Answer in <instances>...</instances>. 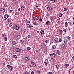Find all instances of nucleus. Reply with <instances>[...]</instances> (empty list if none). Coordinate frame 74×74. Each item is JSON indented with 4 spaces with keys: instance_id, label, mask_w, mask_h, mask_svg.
Returning <instances> with one entry per match:
<instances>
[{
    "instance_id": "ea45409f",
    "label": "nucleus",
    "mask_w": 74,
    "mask_h": 74,
    "mask_svg": "<svg viewBox=\"0 0 74 74\" xmlns=\"http://www.w3.org/2000/svg\"><path fill=\"white\" fill-rule=\"evenodd\" d=\"M15 15H19V13L18 12H16V13H15Z\"/></svg>"
},
{
    "instance_id": "f257e3e1",
    "label": "nucleus",
    "mask_w": 74,
    "mask_h": 74,
    "mask_svg": "<svg viewBox=\"0 0 74 74\" xmlns=\"http://www.w3.org/2000/svg\"><path fill=\"white\" fill-rule=\"evenodd\" d=\"M49 55L50 56L51 59H53L55 58V57L56 56V55L55 53H53L50 54Z\"/></svg>"
},
{
    "instance_id": "b1692460",
    "label": "nucleus",
    "mask_w": 74,
    "mask_h": 74,
    "mask_svg": "<svg viewBox=\"0 0 74 74\" xmlns=\"http://www.w3.org/2000/svg\"><path fill=\"white\" fill-rule=\"evenodd\" d=\"M67 42V40H66V39L64 40V44H66V43Z\"/></svg>"
},
{
    "instance_id": "473e14b6",
    "label": "nucleus",
    "mask_w": 74,
    "mask_h": 74,
    "mask_svg": "<svg viewBox=\"0 0 74 74\" xmlns=\"http://www.w3.org/2000/svg\"><path fill=\"white\" fill-rule=\"evenodd\" d=\"M53 10V8H52L51 9V10L49 9V11H51H51H52Z\"/></svg>"
},
{
    "instance_id": "8fccbe9b",
    "label": "nucleus",
    "mask_w": 74,
    "mask_h": 74,
    "mask_svg": "<svg viewBox=\"0 0 74 74\" xmlns=\"http://www.w3.org/2000/svg\"><path fill=\"white\" fill-rule=\"evenodd\" d=\"M27 23H29L30 22V21L29 20H27Z\"/></svg>"
},
{
    "instance_id": "864d4df0",
    "label": "nucleus",
    "mask_w": 74,
    "mask_h": 74,
    "mask_svg": "<svg viewBox=\"0 0 74 74\" xmlns=\"http://www.w3.org/2000/svg\"><path fill=\"white\" fill-rule=\"evenodd\" d=\"M4 7H7V4L6 3L4 4Z\"/></svg>"
},
{
    "instance_id": "0e129e2a",
    "label": "nucleus",
    "mask_w": 74,
    "mask_h": 74,
    "mask_svg": "<svg viewBox=\"0 0 74 74\" xmlns=\"http://www.w3.org/2000/svg\"><path fill=\"white\" fill-rule=\"evenodd\" d=\"M29 66H30L31 67H33L32 66H31V65H29Z\"/></svg>"
},
{
    "instance_id": "5701e85b",
    "label": "nucleus",
    "mask_w": 74,
    "mask_h": 74,
    "mask_svg": "<svg viewBox=\"0 0 74 74\" xmlns=\"http://www.w3.org/2000/svg\"><path fill=\"white\" fill-rule=\"evenodd\" d=\"M58 16L60 17H62V16H63V15L62 14V13H60L59 14Z\"/></svg>"
},
{
    "instance_id": "5fc2aeb1",
    "label": "nucleus",
    "mask_w": 74,
    "mask_h": 74,
    "mask_svg": "<svg viewBox=\"0 0 74 74\" xmlns=\"http://www.w3.org/2000/svg\"><path fill=\"white\" fill-rule=\"evenodd\" d=\"M40 14L42 15V10H41L40 12Z\"/></svg>"
},
{
    "instance_id": "c85d7f7f",
    "label": "nucleus",
    "mask_w": 74,
    "mask_h": 74,
    "mask_svg": "<svg viewBox=\"0 0 74 74\" xmlns=\"http://www.w3.org/2000/svg\"><path fill=\"white\" fill-rule=\"evenodd\" d=\"M57 53L59 55H60V52L59 51H57Z\"/></svg>"
},
{
    "instance_id": "4c0bfd02",
    "label": "nucleus",
    "mask_w": 74,
    "mask_h": 74,
    "mask_svg": "<svg viewBox=\"0 0 74 74\" xmlns=\"http://www.w3.org/2000/svg\"><path fill=\"white\" fill-rule=\"evenodd\" d=\"M49 23V21H47L46 23V25H48V23Z\"/></svg>"
},
{
    "instance_id": "774afa93",
    "label": "nucleus",
    "mask_w": 74,
    "mask_h": 74,
    "mask_svg": "<svg viewBox=\"0 0 74 74\" xmlns=\"http://www.w3.org/2000/svg\"><path fill=\"white\" fill-rule=\"evenodd\" d=\"M58 20H60V18H59L58 19Z\"/></svg>"
},
{
    "instance_id": "4468645a",
    "label": "nucleus",
    "mask_w": 74,
    "mask_h": 74,
    "mask_svg": "<svg viewBox=\"0 0 74 74\" xmlns=\"http://www.w3.org/2000/svg\"><path fill=\"white\" fill-rule=\"evenodd\" d=\"M56 48V46L55 45H54L52 46V49H55Z\"/></svg>"
},
{
    "instance_id": "603ef678",
    "label": "nucleus",
    "mask_w": 74,
    "mask_h": 74,
    "mask_svg": "<svg viewBox=\"0 0 74 74\" xmlns=\"http://www.w3.org/2000/svg\"><path fill=\"white\" fill-rule=\"evenodd\" d=\"M34 25H37V23H34Z\"/></svg>"
},
{
    "instance_id": "f704fd0d",
    "label": "nucleus",
    "mask_w": 74,
    "mask_h": 74,
    "mask_svg": "<svg viewBox=\"0 0 74 74\" xmlns=\"http://www.w3.org/2000/svg\"><path fill=\"white\" fill-rule=\"evenodd\" d=\"M4 39H5V41H7V37H5Z\"/></svg>"
},
{
    "instance_id": "9d476101",
    "label": "nucleus",
    "mask_w": 74,
    "mask_h": 74,
    "mask_svg": "<svg viewBox=\"0 0 74 74\" xmlns=\"http://www.w3.org/2000/svg\"><path fill=\"white\" fill-rule=\"evenodd\" d=\"M5 11V9H4L3 8H2L1 9V12H4Z\"/></svg>"
},
{
    "instance_id": "ddd939ff",
    "label": "nucleus",
    "mask_w": 74,
    "mask_h": 74,
    "mask_svg": "<svg viewBox=\"0 0 74 74\" xmlns=\"http://www.w3.org/2000/svg\"><path fill=\"white\" fill-rule=\"evenodd\" d=\"M59 40V39L58 38H55L54 39V41L55 42H58Z\"/></svg>"
},
{
    "instance_id": "3c124183",
    "label": "nucleus",
    "mask_w": 74,
    "mask_h": 74,
    "mask_svg": "<svg viewBox=\"0 0 74 74\" xmlns=\"http://www.w3.org/2000/svg\"><path fill=\"white\" fill-rule=\"evenodd\" d=\"M3 36V37H4V36H5V34H2Z\"/></svg>"
},
{
    "instance_id": "393cba45",
    "label": "nucleus",
    "mask_w": 74,
    "mask_h": 74,
    "mask_svg": "<svg viewBox=\"0 0 74 74\" xmlns=\"http://www.w3.org/2000/svg\"><path fill=\"white\" fill-rule=\"evenodd\" d=\"M65 25L66 27H67V26H68V23H67V22H66Z\"/></svg>"
},
{
    "instance_id": "37998d69",
    "label": "nucleus",
    "mask_w": 74,
    "mask_h": 74,
    "mask_svg": "<svg viewBox=\"0 0 74 74\" xmlns=\"http://www.w3.org/2000/svg\"><path fill=\"white\" fill-rule=\"evenodd\" d=\"M24 74H28V72L27 71H26L24 73Z\"/></svg>"
},
{
    "instance_id": "a878e982",
    "label": "nucleus",
    "mask_w": 74,
    "mask_h": 74,
    "mask_svg": "<svg viewBox=\"0 0 74 74\" xmlns=\"http://www.w3.org/2000/svg\"><path fill=\"white\" fill-rule=\"evenodd\" d=\"M30 49H31V48L29 47H27V51H30Z\"/></svg>"
},
{
    "instance_id": "6ab92c4d",
    "label": "nucleus",
    "mask_w": 74,
    "mask_h": 74,
    "mask_svg": "<svg viewBox=\"0 0 74 74\" xmlns=\"http://www.w3.org/2000/svg\"><path fill=\"white\" fill-rule=\"evenodd\" d=\"M56 69H59V67L60 66H59V65L58 64L56 65Z\"/></svg>"
},
{
    "instance_id": "2eb2a0df",
    "label": "nucleus",
    "mask_w": 74,
    "mask_h": 74,
    "mask_svg": "<svg viewBox=\"0 0 74 74\" xmlns=\"http://www.w3.org/2000/svg\"><path fill=\"white\" fill-rule=\"evenodd\" d=\"M12 44L13 45H16V42L15 41H13L12 42Z\"/></svg>"
},
{
    "instance_id": "680f3d73",
    "label": "nucleus",
    "mask_w": 74,
    "mask_h": 74,
    "mask_svg": "<svg viewBox=\"0 0 74 74\" xmlns=\"http://www.w3.org/2000/svg\"><path fill=\"white\" fill-rule=\"evenodd\" d=\"M18 11H21V9H20V8H18Z\"/></svg>"
},
{
    "instance_id": "20e7f679",
    "label": "nucleus",
    "mask_w": 74,
    "mask_h": 74,
    "mask_svg": "<svg viewBox=\"0 0 74 74\" xmlns=\"http://www.w3.org/2000/svg\"><path fill=\"white\" fill-rule=\"evenodd\" d=\"M48 63H49V62H48V59H46L45 60V61L44 62V63H45V66H47V64H48Z\"/></svg>"
},
{
    "instance_id": "f3484780",
    "label": "nucleus",
    "mask_w": 74,
    "mask_h": 74,
    "mask_svg": "<svg viewBox=\"0 0 74 74\" xmlns=\"http://www.w3.org/2000/svg\"><path fill=\"white\" fill-rule=\"evenodd\" d=\"M64 46H65L64 44H61V48H63L64 47Z\"/></svg>"
},
{
    "instance_id": "6e6d98bb",
    "label": "nucleus",
    "mask_w": 74,
    "mask_h": 74,
    "mask_svg": "<svg viewBox=\"0 0 74 74\" xmlns=\"http://www.w3.org/2000/svg\"><path fill=\"white\" fill-rule=\"evenodd\" d=\"M8 21L9 22H11V20H10V19H8Z\"/></svg>"
},
{
    "instance_id": "49530a36",
    "label": "nucleus",
    "mask_w": 74,
    "mask_h": 74,
    "mask_svg": "<svg viewBox=\"0 0 74 74\" xmlns=\"http://www.w3.org/2000/svg\"><path fill=\"white\" fill-rule=\"evenodd\" d=\"M64 10L65 11H66L67 10V9L66 8H64Z\"/></svg>"
},
{
    "instance_id": "e433bc0d",
    "label": "nucleus",
    "mask_w": 74,
    "mask_h": 74,
    "mask_svg": "<svg viewBox=\"0 0 74 74\" xmlns=\"http://www.w3.org/2000/svg\"><path fill=\"white\" fill-rule=\"evenodd\" d=\"M37 73H38L39 74H41V72H40V71L39 70H38L37 71Z\"/></svg>"
},
{
    "instance_id": "6e6552de",
    "label": "nucleus",
    "mask_w": 74,
    "mask_h": 74,
    "mask_svg": "<svg viewBox=\"0 0 74 74\" xmlns=\"http://www.w3.org/2000/svg\"><path fill=\"white\" fill-rule=\"evenodd\" d=\"M22 32L23 34H25L26 33V29H23L22 30Z\"/></svg>"
},
{
    "instance_id": "a19ab883",
    "label": "nucleus",
    "mask_w": 74,
    "mask_h": 74,
    "mask_svg": "<svg viewBox=\"0 0 74 74\" xmlns=\"http://www.w3.org/2000/svg\"><path fill=\"white\" fill-rule=\"evenodd\" d=\"M39 21H40V22H42V18H40Z\"/></svg>"
},
{
    "instance_id": "09e8293b",
    "label": "nucleus",
    "mask_w": 74,
    "mask_h": 74,
    "mask_svg": "<svg viewBox=\"0 0 74 74\" xmlns=\"http://www.w3.org/2000/svg\"><path fill=\"white\" fill-rule=\"evenodd\" d=\"M66 29H63V32H64L65 33V32H66Z\"/></svg>"
},
{
    "instance_id": "c9c22d12",
    "label": "nucleus",
    "mask_w": 74,
    "mask_h": 74,
    "mask_svg": "<svg viewBox=\"0 0 74 74\" xmlns=\"http://www.w3.org/2000/svg\"><path fill=\"white\" fill-rule=\"evenodd\" d=\"M33 67H36V63L33 64Z\"/></svg>"
},
{
    "instance_id": "423d86ee",
    "label": "nucleus",
    "mask_w": 74,
    "mask_h": 74,
    "mask_svg": "<svg viewBox=\"0 0 74 74\" xmlns=\"http://www.w3.org/2000/svg\"><path fill=\"white\" fill-rule=\"evenodd\" d=\"M15 51L16 52H21V49H19V48H16V49Z\"/></svg>"
},
{
    "instance_id": "aec40b11",
    "label": "nucleus",
    "mask_w": 74,
    "mask_h": 74,
    "mask_svg": "<svg viewBox=\"0 0 74 74\" xmlns=\"http://www.w3.org/2000/svg\"><path fill=\"white\" fill-rule=\"evenodd\" d=\"M40 33L41 34H43L44 33V30H41L40 31Z\"/></svg>"
},
{
    "instance_id": "de8ad7c7",
    "label": "nucleus",
    "mask_w": 74,
    "mask_h": 74,
    "mask_svg": "<svg viewBox=\"0 0 74 74\" xmlns=\"http://www.w3.org/2000/svg\"><path fill=\"white\" fill-rule=\"evenodd\" d=\"M34 71H32L31 73V74H34Z\"/></svg>"
},
{
    "instance_id": "bb28decb",
    "label": "nucleus",
    "mask_w": 74,
    "mask_h": 74,
    "mask_svg": "<svg viewBox=\"0 0 74 74\" xmlns=\"http://www.w3.org/2000/svg\"><path fill=\"white\" fill-rule=\"evenodd\" d=\"M50 1H52V3H54L55 2L56 0H50Z\"/></svg>"
},
{
    "instance_id": "4be33fe9",
    "label": "nucleus",
    "mask_w": 74,
    "mask_h": 74,
    "mask_svg": "<svg viewBox=\"0 0 74 74\" xmlns=\"http://www.w3.org/2000/svg\"><path fill=\"white\" fill-rule=\"evenodd\" d=\"M65 66L66 68L67 67H69V64H65Z\"/></svg>"
},
{
    "instance_id": "7ed1b4c3",
    "label": "nucleus",
    "mask_w": 74,
    "mask_h": 74,
    "mask_svg": "<svg viewBox=\"0 0 74 74\" xmlns=\"http://www.w3.org/2000/svg\"><path fill=\"white\" fill-rule=\"evenodd\" d=\"M13 29H16V30H19V27L16 25H15L13 27Z\"/></svg>"
},
{
    "instance_id": "79ce46f5",
    "label": "nucleus",
    "mask_w": 74,
    "mask_h": 74,
    "mask_svg": "<svg viewBox=\"0 0 74 74\" xmlns=\"http://www.w3.org/2000/svg\"><path fill=\"white\" fill-rule=\"evenodd\" d=\"M49 74H53V73L52 72H49Z\"/></svg>"
},
{
    "instance_id": "dca6fc26",
    "label": "nucleus",
    "mask_w": 74,
    "mask_h": 74,
    "mask_svg": "<svg viewBox=\"0 0 74 74\" xmlns=\"http://www.w3.org/2000/svg\"><path fill=\"white\" fill-rule=\"evenodd\" d=\"M21 9L23 11V10H25V8H24V6H22L21 7Z\"/></svg>"
},
{
    "instance_id": "cd10ccee",
    "label": "nucleus",
    "mask_w": 74,
    "mask_h": 74,
    "mask_svg": "<svg viewBox=\"0 0 74 74\" xmlns=\"http://www.w3.org/2000/svg\"><path fill=\"white\" fill-rule=\"evenodd\" d=\"M49 40H47L45 41V42L46 43H47V44H48V43H49Z\"/></svg>"
},
{
    "instance_id": "f03ea898",
    "label": "nucleus",
    "mask_w": 74,
    "mask_h": 74,
    "mask_svg": "<svg viewBox=\"0 0 74 74\" xmlns=\"http://www.w3.org/2000/svg\"><path fill=\"white\" fill-rule=\"evenodd\" d=\"M7 67H8L9 69V70L10 71H12V69H13V68L12 66H11L10 65H8L7 66Z\"/></svg>"
},
{
    "instance_id": "4d7b16f0",
    "label": "nucleus",
    "mask_w": 74,
    "mask_h": 74,
    "mask_svg": "<svg viewBox=\"0 0 74 74\" xmlns=\"http://www.w3.org/2000/svg\"><path fill=\"white\" fill-rule=\"evenodd\" d=\"M39 18H40L39 17H38L37 18H36V19L37 20L39 19Z\"/></svg>"
},
{
    "instance_id": "a211bd4d",
    "label": "nucleus",
    "mask_w": 74,
    "mask_h": 74,
    "mask_svg": "<svg viewBox=\"0 0 74 74\" xmlns=\"http://www.w3.org/2000/svg\"><path fill=\"white\" fill-rule=\"evenodd\" d=\"M59 33L60 34H62L63 33V30H60L59 31Z\"/></svg>"
},
{
    "instance_id": "412c9836",
    "label": "nucleus",
    "mask_w": 74,
    "mask_h": 74,
    "mask_svg": "<svg viewBox=\"0 0 74 74\" xmlns=\"http://www.w3.org/2000/svg\"><path fill=\"white\" fill-rule=\"evenodd\" d=\"M13 57L14 58H15V59H16V58H17V56H16V55H13Z\"/></svg>"
},
{
    "instance_id": "58836bf2",
    "label": "nucleus",
    "mask_w": 74,
    "mask_h": 74,
    "mask_svg": "<svg viewBox=\"0 0 74 74\" xmlns=\"http://www.w3.org/2000/svg\"><path fill=\"white\" fill-rule=\"evenodd\" d=\"M11 48L12 49H15V47L14 46H12L11 47Z\"/></svg>"
},
{
    "instance_id": "c03bdc74",
    "label": "nucleus",
    "mask_w": 74,
    "mask_h": 74,
    "mask_svg": "<svg viewBox=\"0 0 74 74\" xmlns=\"http://www.w3.org/2000/svg\"><path fill=\"white\" fill-rule=\"evenodd\" d=\"M67 39H68V40H70V37L69 36H68L67 37Z\"/></svg>"
},
{
    "instance_id": "39448f33",
    "label": "nucleus",
    "mask_w": 74,
    "mask_h": 74,
    "mask_svg": "<svg viewBox=\"0 0 74 74\" xmlns=\"http://www.w3.org/2000/svg\"><path fill=\"white\" fill-rule=\"evenodd\" d=\"M24 60L25 61L27 62L28 60H30V58L28 57H26L25 58Z\"/></svg>"
},
{
    "instance_id": "0eeeda50",
    "label": "nucleus",
    "mask_w": 74,
    "mask_h": 74,
    "mask_svg": "<svg viewBox=\"0 0 74 74\" xmlns=\"http://www.w3.org/2000/svg\"><path fill=\"white\" fill-rule=\"evenodd\" d=\"M27 26L28 28H32V27H33V25L30 24H27Z\"/></svg>"
},
{
    "instance_id": "13d9d810",
    "label": "nucleus",
    "mask_w": 74,
    "mask_h": 74,
    "mask_svg": "<svg viewBox=\"0 0 74 74\" xmlns=\"http://www.w3.org/2000/svg\"><path fill=\"white\" fill-rule=\"evenodd\" d=\"M12 11H13L12 10H11L10 11V12H12Z\"/></svg>"
},
{
    "instance_id": "9b49d317",
    "label": "nucleus",
    "mask_w": 74,
    "mask_h": 74,
    "mask_svg": "<svg viewBox=\"0 0 74 74\" xmlns=\"http://www.w3.org/2000/svg\"><path fill=\"white\" fill-rule=\"evenodd\" d=\"M9 16V15L8 14H6V15H5L4 16V18H6V19H7L8 18Z\"/></svg>"
},
{
    "instance_id": "a18cd8bd",
    "label": "nucleus",
    "mask_w": 74,
    "mask_h": 74,
    "mask_svg": "<svg viewBox=\"0 0 74 74\" xmlns=\"http://www.w3.org/2000/svg\"><path fill=\"white\" fill-rule=\"evenodd\" d=\"M30 35H28V36H27V37L28 38H30Z\"/></svg>"
},
{
    "instance_id": "bf43d9fd",
    "label": "nucleus",
    "mask_w": 74,
    "mask_h": 74,
    "mask_svg": "<svg viewBox=\"0 0 74 74\" xmlns=\"http://www.w3.org/2000/svg\"><path fill=\"white\" fill-rule=\"evenodd\" d=\"M2 64H3V66H4V65H5V63H3Z\"/></svg>"
},
{
    "instance_id": "69168bd1",
    "label": "nucleus",
    "mask_w": 74,
    "mask_h": 74,
    "mask_svg": "<svg viewBox=\"0 0 74 74\" xmlns=\"http://www.w3.org/2000/svg\"><path fill=\"white\" fill-rule=\"evenodd\" d=\"M57 23H59V21H58V22H57Z\"/></svg>"
},
{
    "instance_id": "e2e57ef3",
    "label": "nucleus",
    "mask_w": 74,
    "mask_h": 74,
    "mask_svg": "<svg viewBox=\"0 0 74 74\" xmlns=\"http://www.w3.org/2000/svg\"><path fill=\"white\" fill-rule=\"evenodd\" d=\"M48 8H49V7H47V10H48Z\"/></svg>"
},
{
    "instance_id": "2f4dec72",
    "label": "nucleus",
    "mask_w": 74,
    "mask_h": 74,
    "mask_svg": "<svg viewBox=\"0 0 74 74\" xmlns=\"http://www.w3.org/2000/svg\"><path fill=\"white\" fill-rule=\"evenodd\" d=\"M31 64H32L36 63L35 62H33V61H31Z\"/></svg>"
},
{
    "instance_id": "7c9ffc66",
    "label": "nucleus",
    "mask_w": 74,
    "mask_h": 74,
    "mask_svg": "<svg viewBox=\"0 0 74 74\" xmlns=\"http://www.w3.org/2000/svg\"><path fill=\"white\" fill-rule=\"evenodd\" d=\"M59 41L60 42H62V38H60L59 40Z\"/></svg>"
},
{
    "instance_id": "72a5a7b5",
    "label": "nucleus",
    "mask_w": 74,
    "mask_h": 74,
    "mask_svg": "<svg viewBox=\"0 0 74 74\" xmlns=\"http://www.w3.org/2000/svg\"><path fill=\"white\" fill-rule=\"evenodd\" d=\"M12 26V24L10 23L9 24V26L10 27H11Z\"/></svg>"
},
{
    "instance_id": "338daca9",
    "label": "nucleus",
    "mask_w": 74,
    "mask_h": 74,
    "mask_svg": "<svg viewBox=\"0 0 74 74\" xmlns=\"http://www.w3.org/2000/svg\"><path fill=\"white\" fill-rule=\"evenodd\" d=\"M73 25H74V22H73Z\"/></svg>"
},
{
    "instance_id": "052dcab7",
    "label": "nucleus",
    "mask_w": 74,
    "mask_h": 74,
    "mask_svg": "<svg viewBox=\"0 0 74 74\" xmlns=\"http://www.w3.org/2000/svg\"><path fill=\"white\" fill-rule=\"evenodd\" d=\"M40 33V32L39 31H37V33L38 34V33Z\"/></svg>"
},
{
    "instance_id": "1a4fd4ad",
    "label": "nucleus",
    "mask_w": 74,
    "mask_h": 74,
    "mask_svg": "<svg viewBox=\"0 0 74 74\" xmlns=\"http://www.w3.org/2000/svg\"><path fill=\"white\" fill-rule=\"evenodd\" d=\"M16 38L17 40H20V39L21 38V35H18L17 36Z\"/></svg>"
},
{
    "instance_id": "c756f323",
    "label": "nucleus",
    "mask_w": 74,
    "mask_h": 74,
    "mask_svg": "<svg viewBox=\"0 0 74 74\" xmlns=\"http://www.w3.org/2000/svg\"><path fill=\"white\" fill-rule=\"evenodd\" d=\"M33 19H34V21H36V20H37V18L36 17H33Z\"/></svg>"
},
{
    "instance_id": "f8f14e48",
    "label": "nucleus",
    "mask_w": 74,
    "mask_h": 74,
    "mask_svg": "<svg viewBox=\"0 0 74 74\" xmlns=\"http://www.w3.org/2000/svg\"><path fill=\"white\" fill-rule=\"evenodd\" d=\"M20 42L21 44H23L24 43V40H21Z\"/></svg>"
}]
</instances>
